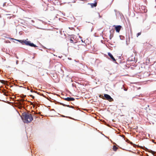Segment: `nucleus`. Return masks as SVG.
<instances>
[{
    "label": "nucleus",
    "mask_w": 156,
    "mask_h": 156,
    "mask_svg": "<svg viewBox=\"0 0 156 156\" xmlns=\"http://www.w3.org/2000/svg\"><path fill=\"white\" fill-rule=\"evenodd\" d=\"M71 107L72 108H73V106H71Z\"/></svg>",
    "instance_id": "obj_25"
},
{
    "label": "nucleus",
    "mask_w": 156,
    "mask_h": 156,
    "mask_svg": "<svg viewBox=\"0 0 156 156\" xmlns=\"http://www.w3.org/2000/svg\"><path fill=\"white\" fill-rule=\"evenodd\" d=\"M1 82L5 84V83L6 82V81H4V80H1Z\"/></svg>",
    "instance_id": "obj_12"
},
{
    "label": "nucleus",
    "mask_w": 156,
    "mask_h": 156,
    "mask_svg": "<svg viewBox=\"0 0 156 156\" xmlns=\"http://www.w3.org/2000/svg\"><path fill=\"white\" fill-rule=\"evenodd\" d=\"M149 152L153 154L154 155L156 153L151 150H149Z\"/></svg>",
    "instance_id": "obj_11"
},
{
    "label": "nucleus",
    "mask_w": 156,
    "mask_h": 156,
    "mask_svg": "<svg viewBox=\"0 0 156 156\" xmlns=\"http://www.w3.org/2000/svg\"><path fill=\"white\" fill-rule=\"evenodd\" d=\"M22 119L24 122L28 123L32 121L33 119L32 115L29 113H24L22 115Z\"/></svg>",
    "instance_id": "obj_1"
},
{
    "label": "nucleus",
    "mask_w": 156,
    "mask_h": 156,
    "mask_svg": "<svg viewBox=\"0 0 156 156\" xmlns=\"http://www.w3.org/2000/svg\"><path fill=\"white\" fill-rule=\"evenodd\" d=\"M141 34V32L138 33L137 34V37H138Z\"/></svg>",
    "instance_id": "obj_14"
},
{
    "label": "nucleus",
    "mask_w": 156,
    "mask_h": 156,
    "mask_svg": "<svg viewBox=\"0 0 156 156\" xmlns=\"http://www.w3.org/2000/svg\"><path fill=\"white\" fill-rule=\"evenodd\" d=\"M31 105H33V103H32V102H31Z\"/></svg>",
    "instance_id": "obj_21"
},
{
    "label": "nucleus",
    "mask_w": 156,
    "mask_h": 156,
    "mask_svg": "<svg viewBox=\"0 0 156 156\" xmlns=\"http://www.w3.org/2000/svg\"><path fill=\"white\" fill-rule=\"evenodd\" d=\"M16 40L19 41L20 43H21L23 44H25L27 45H28L31 47H36L37 46L36 45L34 44L33 43H31V42L29 41H27L28 39L23 40Z\"/></svg>",
    "instance_id": "obj_2"
},
{
    "label": "nucleus",
    "mask_w": 156,
    "mask_h": 156,
    "mask_svg": "<svg viewBox=\"0 0 156 156\" xmlns=\"http://www.w3.org/2000/svg\"><path fill=\"white\" fill-rule=\"evenodd\" d=\"M97 1H95V2L94 3H88V4L90 5L93 8L94 7H95L97 6Z\"/></svg>",
    "instance_id": "obj_7"
},
{
    "label": "nucleus",
    "mask_w": 156,
    "mask_h": 156,
    "mask_svg": "<svg viewBox=\"0 0 156 156\" xmlns=\"http://www.w3.org/2000/svg\"><path fill=\"white\" fill-rule=\"evenodd\" d=\"M126 141H127V142H129V140H126Z\"/></svg>",
    "instance_id": "obj_19"
},
{
    "label": "nucleus",
    "mask_w": 156,
    "mask_h": 156,
    "mask_svg": "<svg viewBox=\"0 0 156 156\" xmlns=\"http://www.w3.org/2000/svg\"><path fill=\"white\" fill-rule=\"evenodd\" d=\"M108 55L112 59L113 61L116 62V60L115 58H114L112 55L110 53H108Z\"/></svg>",
    "instance_id": "obj_8"
},
{
    "label": "nucleus",
    "mask_w": 156,
    "mask_h": 156,
    "mask_svg": "<svg viewBox=\"0 0 156 156\" xmlns=\"http://www.w3.org/2000/svg\"><path fill=\"white\" fill-rule=\"evenodd\" d=\"M26 96V95H22V96H21V97L22 98H24Z\"/></svg>",
    "instance_id": "obj_16"
},
{
    "label": "nucleus",
    "mask_w": 156,
    "mask_h": 156,
    "mask_svg": "<svg viewBox=\"0 0 156 156\" xmlns=\"http://www.w3.org/2000/svg\"><path fill=\"white\" fill-rule=\"evenodd\" d=\"M76 42H76V41H75V42H74V43H76Z\"/></svg>",
    "instance_id": "obj_24"
},
{
    "label": "nucleus",
    "mask_w": 156,
    "mask_h": 156,
    "mask_svg": "<svg viewBox=\"0 0 156 156\" xmlns=\"http://www.w3.org/2000/svg\"><path fill=\"white\" fill-rule=\"evenodd\" d=\"M64 99L65 101H73L75 100V99L73 98L67 97L66 98H64Z\"/></svg>",
    "instance_id": "obj_6"
},
{
    "label": "nucleus",
    "mask_w": 156,
    "mask_h": 156,
    "mask_svg": "<svg viewBox=\"0 0 156 156\" xmlns=\"http://www.w3.org/2000/svg\"><path fill=\"white\" fill-rule=\"evenodd\" d=\"M150 26H149L148 27V29H150Z\"/></svg>",
    "instance_id": "obj_22"
},
{
    "label": "nucleus",
    "mask_w": 156,
    "mask_h": 156,
    "mask_svg": "<svg viewBox=\"0 0 156 156\" xmlns=\"http://www.w3.org/2000/svg\"><path fill=\"white\" fill-rule=\"evenodd\" d=\"M129 143L130 144H133V143H132V142H130V141H129Z\"/></svg>",
    "instance_id": "obj_18"
},
{
    "label": "nucleus",
    "mask_w": 156,
    "mask_h": 156,
    "mask_svg": "<svg viewBox=\"0 0 156 156\" xmlns=\"http://www.w3.org/2000/svg\"><path fill=\"white\" fill-rule=\"evenodd\" d=\"M104 97L106 98V99L108 100L110 102L112 101H113V99L109 95L105 94H104Z\"/></svg>",
    "instance_id": "obj_4"
},
{
    "label": "nucleus",
    "mask_w": 156,
    "mask_h": 156,
    "mask_svg": "<svg viewBox=\"0 0 156 156\" xmlns=\"http://www.w3.org/2000/svg\"><path fill=\"white\" fill-rule=\"evenodd\" d=\"M30 96L33 98V99H34V97L32 95H30Z\"/></svg>",
    "instance_id": "obj_15"
},
{
    "label": "nucleus",
    "mask_w": 156,
    "mask_h": 156,
    "mask_svg": "<svg viewBox=\"0 0 156 156\" xmlns=\"http://www.w3.org/2000/svg\"><path fill=\"white\" fill-rule=\"evenodd\" d=\"M18 61L17 60L16 61V63L17 64H18Z\"/></svg>",
    "instance_id": "obj_17"
},
{
    "label": "nucleus",
    "mask_w": 156,
    "mask_h": 156,
    "mask_svg": "<svg viewBox=\"0 0 156 156\" xmlns=\"http://www.w3.org/2000/svg\"><path fill=\"white\" fill-rule=\"evenodd\" d=\"M33 112H34V114H36V113H35V112H34V111H33V112H32V114H33Z\"/></svg>",
    "instance_id": "obj_20"
},
{
    "label": "nucleus",
    "mask_w": 156,
    "mask_h": 156,
    "mask_svg": "<svg viewBox=\"0 0 156 156\" xmlns=\"http://www.w3.org/2000/svg\"><path fill=\"white\" fill-rule=\"evenodd\" d=\"M118 149V148L115 145H114L113 147V150L114 151H116L117 149Z\"/></svg>",
    "instance_id": "obj_10"
},
{
    "label": "nucleus",
    "mask_w": 156,
    "mask_h": 156,
    "mask_svg": "<svg viewBox=\"0 0 156 156\" xmlns=\"http://www.w3.org/2000/svg\"><path fill=\"white\" fill-rule=\"evenodd\" d=\"M30 91L31 92H35L36 93H37V91H34L33 89H31V90H30Z\"/></svg>",
    "instance_id": "obj_13"
},
{
    "label": "nucleus",
    "mask_w": 156,
    "mask_h": 156,
    "mask_svg": "<svg viewBox=\"0 0 156 156\" xmlns=\"http://www.w3.org/2000/svg\"><path fill=\"white\" fill-rule=\"evenodd\" d=\"M18 101L20 104V105H22L23 104V102L25 101V100L23 99H21L18 100Z\"/></svg>",
    "instance_id": "obj_9"
},
{
    "label": "nucleus",
    "mask_w": 156,
    "mask_h": 156,
    "mask_svg": "<svg viewBox=\"0 0 156 156\" xmlns=\"http://www.w3.org/2000/svg\"><path fill=\"white\" fill-rule=\"evenodd\" d=\"M67 106L68 107H69V105H67Z\"/></svg>",
    "instance_id": "obj_23"
},
{
    "label": "nucleus",
    "mask_w": 156,
    "mask_h": 156,
    "mask_svg": "<svg viewBox=\"0 0 156 156\" xmlns=\"http://www.w3.org/2000/svg\"><path fill=\"white\" fill-rule=\"evenodd\" d=\"M113 27L115 28L117 32L119 33L122 28V26L120 25H114Z\"/></svg>",
    "instance_id": "obj_5"
},
{
    "label": "nucleus",
    "mask_w": 156,
    "mask_h": 156,
    "mask_svg": "<svg viewBox=\"0 0 156 156\" xmlns=\"http://www.w3.org/2000/svg\"><path fill=\"white\" fill-rule=\"evenodd\" d=\"M67 40L69 41L70 43H74L75 40V36L74 35H69L68 37Z\"/></svg>",
    "instance_id": "obj_3"
}]
</instances>
